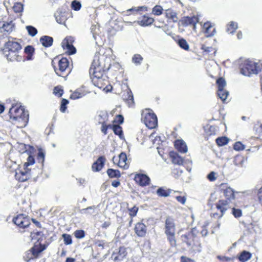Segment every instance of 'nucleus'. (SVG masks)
I'll list each match as a JSON object with an SVG mask.
<instances>
[{
  "instance_id": "nucleus-1",
  "label": "nucleus",
  "mask_w": 262,
  "mask_h": 262,
  "mask_svg": "<svg viewBox=\"0 0 262 262\" xmlns=\"http://www.w3.org/2000/svg\"><path fill=\"white\" fill-rule=\"evenodd\" d=\"M110 58L99 53L96 54L90 69L89 72L93 84L99 88L105 84L107 76L105 72L111 67Z\"/></svg>"
},
{
  "instance_id": "nucleus-2",
  "label": "nucleus",
  "mask_w": 262,
  "mask_h": 262,
  "mask_svg": "<svg viewBox=\"0 0 262 262\" xmlns=\"http://www.w3.org/2000/svg\"><path fill=\"white\" fill-rule=\"evenodd\" d=\"M12 40H9L6 42L3 49V53L7 59L10 61H20L22 60V56L19 55L22 49L21 45L13 40L16 38H12Z\"/></svg>"
},
{
  "instance_id": "nucleus-3",
  "label": "nucleus",
  "mask_w": 262,
  "mask_h": 262,
  "mask_svg": "<svg viewBox=\"0 0 262 262\" xmlns=\"http://www.w3.org/2000/svg\"><path fill=\"white\" fill-rule=\"evenodd\" d=\"M10 119L12 121L17 122L20 127L27 125L29 119L28 112L21 106L13 105L9 111Z\"/></svg>"
},
{
  "instance_id": "nucleus-4",
  "label": "nucleus",
  "mask_w": 262,
  "mask_h": 262,
  "mask_svg": "<svg viewBox=\"0 0 262 262\" xmlns=\"http://www.w3.org/2000/svg\"><path fill=\"white\" fill-rule=\"evenodd\" d=\"M260 71V66L254 61L246 60L240 65V72L244 76L257 74Z\"/></svg>"
},
{
  "instance_id": "nucleus-5",
  "label": "nucleus",
  "mask_w": 262,
  "mask_h": 262,
  "mask_svg": "<svg viewBox=\"0 0 262 262\" xmlns=\"http://www.w3.org/2000/svg\"><path fill=\"white\" fill-rule=\"evenodd\" d=\"M46 247L43 245L35 244L30 250L26 251L24 256V259L26 261H30L32 259L38 257L39 254L43 251Z\"/></svg>"
},
{
  "instance_id": "nucleus-6",
  "label": "nucleus",
  "mask_w": 262,
  "mask_h": 262,
  "mask_svg": "<svg viewBox=\"0 0 262 262\" xmlns=\"http://www.w3.org/2000/svg\"><path fill=\"white\" fill-rule=\"evenodd\" d=\"M142 120L145 125L150 129H153L158 125V119L156 115L153 113L148 111L142 114Z\"/></svg>"
},
{
  "instance_id": "nucleus-7",
  "label": "nucleus",
  "mask_w": 262,
  "mask_h": 262,
  "mask_svg": "<svg viewBox=\"0 0 262 262\" xmlns=\"http://www.w3.org/2000/svg\"><path fill=\"white\" fill-rule=\"evenodd\" d=\"M15 25L12 20L9 19L7 16L3 17L0 19V32L3 34H10L13 30Z\"/></svg>"
},
{
  "instance_id": "nucleus-8",
  "label": "nucleus",
  "mask_w": 262,
  "mask_h": 262,
  "mask_svg": "<svg viewBox=\"0 0 262 262\" xmlns=\"http://www.w3.org/2000/svg\"><path fill=\"white\" fill-rule=\"evenodd\" d=\"M31 177V170L28 168L19 166L15 170V178L19 182H25Z\"/></svg>"
},
{
  "instance_id": "nucleus-9",
  "label": "nucleus",
  "mask_w": 262,
  "mask_h": 262,
  "mask_svg": "<svg viewBox=\"0 0 262 262\" xmlns=\"http://www.w3.org/2000/svg\"><path fill=\"white\" fill-rule=\"evenodd\" d=\"M13 223L20 229H26L31 224L29 218L24 214H19L13 219Z\"/></svg>"
},
{
  "instance_id": "nucleus-10",
  "label": "nucleus",
  "mask_w": 262,
  "mask_h": 262,
  "mask_svg": "<svg viewBox=\"0 0 262 262\" xmlns=\"http://www.w3.org/2000/svg\"><path fill=\"white\" fill-rule=\"evenodd\" d=\"M126 255V249L124 247H120L113 251L111 258L114 262H120L123 260Z\"/></svg>"
},
{
  "instance_id": "nucleus-11",
  "label": "nucleus",
  "mask_w": 262,
  "mask_h": 262,
  "mask_svg": "<svg viewBox=\"0 0 262 262\" xmlns=\"http://www.w3.org/2000/svg\"><path fill=\"white\" fill-rule=\"evenodd\" d=\"M57 59H54L52 61V65L54 67L55 72L59 76L63 77V74L66 71V57H62L61 59L58 60V68L54 66V61Z\"/></svg>"
},
{
  "instance_id": "nucleus-12",
  "label": "nucleus",
  "mask_w": 262,
  "mask_h": 262,
  "mask_svg": "<svg viewBox=\"0 0 262 262\" xmlns=\"http://www.w3.org/2000/svg\"><path fill=\"white\" fill-rule=\"evenodd\" d=\"M176 232V226L174 220L168 216L165 222V234Z\"/></svg>"
},
{
  "instance_id": "nucleus-13",
  "label": "nucleus",
  "mask_w": 262,
  "mask_h": 262,
  "mask_svg": "<svg viewBox=\"0 0 262 262\" xmlns=\"http://www.w3.org/2000/svg\"><path fill=\"white\" fill-rule=\"evenodd\" d=\"M105 161L106 159L104 156H100L92 164V170L96 172L100 171L103 167Z\"/></svg>"
},
{
  "instance_id": "nucleus-14",
  "label": "nucleus",
  "mask_w": 262,
  "mask_h": 262,
  "mask_svg": "<svg viewBox=\"0 0 262 262\" xmlns=\"http://www.w3.org/2000/svg\"><path fill=\"white\" fill-rule=\"evenodd\" d=\"M134 179L137 183L142 186L148 185L150 182L149 178L145 174H137Z\"/></svg>"
},
{
  "instance_id": "nucleus-15",
  "label": "nucleus",
  "mask_w": 262,
  "mask_h": 262,
  "mask_svg": "<svg viewBox=\"0 0 262 262\" xmlns=\"http://www.w3.org/2000/svg\"><path fill=\"white\" fill-rule=\"evenodd\" d=\"M135 232L139 237H144L147 232L146 226L142 223H137L135 227Z\"/></svg>"
},
{
  "instance_id": "nucleus-16",
  "label": "nucleus",
  "mask_w": 262,
  "mask_h": 262,
  "mask_svg": "<svg viewBox=\"0 0 262 262\" xmlns=\"http://www.w3.org/2000/svg\"><path fill=\"white\" fill-rule=\"evenodd\" d=\"M199 22V18L196 16H193L192 17H185L182 20V24L184 26H188L192 25L193 29H195V26Z\"/></svg>"
},
{
  "instance_id": "nucleus-17",
  "label": "nucleus",
  "mask_w": 262,
  "mask_h": 262,
  "mask_svg": "<svg viewBox=\"0 0 262 262\" xmlns=\"http://www.w3.org/2000/svg\"><path fill=\"white\" fill-rule=\"evenodd\" d=\"M74 41L73 37L72 36H67V55L75 54L77 50L76 48L72 44Z\"/></svg>"
},
{
  "instance_id": "nucleus-18",
  "label": "nucleus",
  "mask_w": 262,
  "mask_h": 262,
  "mask_svg": "<svg viewBox=\"0 0 262 262\" xmlns=\"http://www.w3.org/2000/svg\"><path fill=\"white\" fill-rule=\"evenodd\" d=\"M122 98L128 105L129 106L134 104V97L130 90H128L126 92H124L122 95Z\"/></svg>"
},
{
  "instance_id": "nucleus-19",
  "label": "nucleus",
  "mask_w": 262,
  "mask_h": 262,
  "mask_svg": "<svg viewBox=\"0 0 262 262\" xmlns=\"http://www.w3.org/2000/svg\"><path fill=\"white\" fill-rule=\"evenodd\" d=\"M216 207L221 212L222 215L224 214L226 210L230 208L228 201L223 200H220L216 204Z\"/></svg>"
},
{
  "instance_id": "nucleus-20",
  "label": "nucleus",
  "mask_w": 262,
  "mask_h": 262,
  "mask_svg": "<svg viewBox=\"0 0 262 262\" xmlns=\"http://www.w3.org/2000/svg\"><path fill=\"white\" fill-rule=\"evenodd\" d=\"M39 41L42 46L45 48H49L52 46L53 43V38L51 36L44 35L40 38Z\"/></svg>"
},
{
  "instance_id": "nucleus-21",
  "label": "nucleus",
  "mask_w": 262,
  "mask_h": 262,
  "mask_svg": "<svg viewBox=\"0 0 262 262\" xmlns=\"http://www.w3.org/2000/svg\"><path fill=\"white\" fill-rule=\"evenodd\" d=\"M182 240L188 246H191L193 245L194 237L191 235L188 232L181 235Z\"/></svg>"
},
{
  "instance_id": "nucleus-22",
  "label": "nucleus",
  "mask_w": 262,
  "mask_h": 262,
  "mask_svg": "<svg viewBox=\"0 0 262 262\" xmlns=\"http://www.w3.org/2000/svg\"><path fill=\"white\" fill-rule=\"evenodd\" d=\"M174 145L178 151L181 153H185L187 151V147L183 140H177L175 142Z\"/></svg>"
},
{
  "instance_id": "nucleus-23",
  "label": "nucleus",
  "mask_w": 262,
  "mask_h": 262,
  "mask_svg": "<svg viewBox=\"0 0 262 262\" xmlns=\"http://www.w3.org/2000/svg\"><path fill=\"white\" fill-rule=\"evenodd\" d=\"M154 21L152 18L144 15L141 20L137 21V23L141 26H147L152 24Z\"/></svg>"
},
{
  "instance_id": "nucleus-24",
  "label": "nucleus",
  "mask_w": 262,
  "mask_h": 262,
  "mask_svg": "<svg viewBox=\"0 0 262 262\" xmlns=\"http://www.w3.org/2000/svg\"><path fill=\"white\" fill-rule=\"evenodd\" d=\"M170 156L172 159V162L173 163L179 165H183L184 160L177 153L174 152H171L170 153Z\"/></svg>"
},
{
  "instance_id": "nucleus-25",
  "label": "nucleus",
  "mask_w": 262,
  "mask_h": 262,
  "mask_svg": "<svg viewBox=\"0 0 262 262\" xmlns=\"http://www.w3.org/2000/svg\"><path fill=\"white\" fill-rule=\"evenodd\" d=\"M252 257L251 253L247 251L244 250L238 256V259L241 262H246Z\"/></svg>"
},
{
  "instance_id": "nucleus-26",
  "label": "nucleus",
  "mask_w": 262,
  "mask_h": 262,
  "mask_svg": "<svg viewBox=\"0 0 262 262\" xmlns=\"http://www.w3.org/2000/svg\"><path fill=\"white\" fill-rule=\"evenodd\" d=\"M147 8L145 6H141L139 7L138 8L136 7H133L130 9H129L127 10L125 12H124V15H129L131 13L135 14V13H137L138 11H147Z\"/></svg>"
},
{
  "instance_id": "nucleus-27",
  "label": "nucleus",
  "mask_w": 262,
  "mask_h": 262,
  "mask_svg": "<svg viewBox=\"0 0 262 262\" xmlns=\"http://www.w3.org/2000/svg\"><path fill=\"white\" fill-rule=\"evenodd\" d=\"M25 53L27 54L26 58L27 60H32L33 55L35 52V49L32 46H27L24 50Z\"/></svg>"
},
{
  "instance_id": "nucleus-28",
  "label": "nucleus",
  "mask_w": 262,
  "mask_h": 262,
  "mask_svg": "<svg viewBox=\"0 0 262 262\" xmlns=\"http://www.w3.org/2000/svg\"><path fill=\"white\" fill-rule=\"evenodd\" d=\"M111 128L115 135H118L121 139H124L122 129L119 125L114 124Z\"/></svg>"
},
{
  "instance_id": "nucleus-29",
  "label": "nucleus",
  "mask_w": 262,
  "mask_h": 262,
  "mask_svg": "<svg viewBox=\"0 0 262 262\" xmlns=\"http://www.w3.org/2000/svg\"><path fill=\"white\" fill-rule=\"evenodd\" d=\"M106 173L110 178H119L121 177V173L119 170L108 168Z\"/></svg>"
},
{
  "instance_id": "nucleus-30",
  "label": "nucleus",
  "mask_w": 262,
  "mask_h": 262,
  "mask_svg": "<svg viewBox=\"0 0 262 262\" xmlns=\"http://www.w3.org/2000/svg\"><path fill=\"white\" fill-rule=\"evenodd\" d=\"M85 94V93L82 90L77 89L71 95L70 98L74 100L79 99L84 96Z\"/></svg>"
},
{
  "instance_id": "nucleus-31",
  "label": "nucleus",
  "mask_w": 262,
  "mask_h": 262,
  "mask_svg": "<svg viewBox=\"0 0 262 262\" xmlns=\"http://www.w3.org/2000/svg\"><path fill=\"white\" fill-rule=\"evenodd\" d=\"M237 28V23L232 21L227 25L226 31L229 34H233Z\"/></svg>"
},
{
  "instance_id": "nucleus-32",
  "label": "nucleus",
  "mask_w": 262,
  "mask_h": 262,
  "mask_svg": "<svg viewBox=\"0 0 262 262\" xmlns=\"http://www.w3.org/2000/svg\"><path fill=\"white\" fill-rule=\"evenodd\" d=\"M127 161V156L126 154L124 152H122L119 155V162L118 166L120 167H123L125 168V166L126 165V162Z\"/></svg>"
},
{
  "instance_id": "nucleus-33",
  "label": "nucleus",
  "mask_w": 262,
  "mask_h": 262,
  "mask_svg": "<svg viewBox=\"0 0 262 262\" xmlns=\"http://www.w3.org/2000/svg\"><path fill=\"white\" fill-rule=\"evenodd\" d=\"M217 96L222 100L223 102H225L229 96V92L224 89L218 90L217 92Z\"/></svg>"
},
{
  "instance_id": "nucleus-34",
  "label": "nucleus",
  "mask_w": 262,
  "mask_h": 262,
  "mask_svg": "<svg viewBox=\"0 0 262 262\" xmlns=\"http://www.w3.org/2000/svg\"><path fill=\"white\" fill-rule=\"evenodd\" d=\"M106 118L107 114L103 112H100L95 117L96 120L100 124L105 123Z\"/></svg>"
},
{
  "instance_id": "nucleus-35",
  "label": "nucleus",
  "mask_w": 262,
  "mask_h": 262,
  "mask_svg": "<svg viewBox=\"0 0 262 262\" xmlns=\"http://www.w3.org/2000/svg\"><path fill=\"white\" fill-rule=\"evenodd\" d=\"M45 153L41 148H39L36 156V160L38 163H40L42 166H43L45 162Z\"/></svg>"
},
{
  "instance_id": "nucleus-36",
  "label": "nucleus",
  "mask_w": 262,
  "mask_h": 262,
  "mask_svg": "<svg viewBox=\"0 0 262 262\" xmlns=\"http://www.w3.org/2000/svg\"><path fill=\"white\" fill-rule=\"evenodd\" d=\"M53 94L58 97H61L64 93L63 87L61 85H57L54 88L53 90Z\"/></svg>"
},
{
  "instance_id": "nucleus-37",
  "label": "nucleus",
  "mask_w": 262,
  "mask_h": 262,
  "mask_svg": "<svg viewBox=\"0 0 262 262\" xmlns=\"http://www.w3.org/2000/svg\"><path fill=\"white\" fill-rule=\"evenodd\" d=\"M224 195L228 200L234 198V192L230 187L227 188L224 190Z\"/></svg>"
},
{
  "instance_id": "nucleus-38",
  "label": "nucleus",
  "mask_w": 262,
  "mask_h": 262,
  "mask_svg": "<svg viewBox=\"0 0 262 262\" xmlns=\"http://www.w3.org/2000/svg\"><path fill=\"white\" fill-rule=\"evenodd\" d=\"M171 190L170 189L166 190L163 187L159 188L157 190V193L158 196L161 197H167L169 195Z\"/></svg>"
},
{
  "instance_id": "nucleus-39",
  "label": "nucleus",
  "mask_w": 262,
  "mask_h": 262,
  "mask_svg": "<svg viewBox=\"0 0 262 262\" xmlns=\"http://www.w3.org/2000/svg\"><path fill=\"white\" fill-rule=\"evenodd\" d=\"M12 9L15 13L21 14L24 10V5L20 2H16L14 3Z\"/></svg>"
},
{
  "instance_id": "nucleus-40",
  "label": "nucleus",
  "mask_w": 262,
  "mask_h": 262,
  "mask_svg": "<svg viewBox=\"0 0 262 262\" xmlns=\"http://www.w3.org/2000/svg\"><path fill=\"white\" fill-rule=\"evenodd\" d=\"M215 141L217 145L222 146L226 145L229 142V139L226 137L223 136L216 138Z\"/></svg>"
},
{
  "instance_id": "nucleus-41",
  "label": "nucleus",
  "mask_w": 262,
  "mask_h": 262,
  "mask_svg": "<svg viewBox=\"0 0 262 262\" xmlns=\"http://www.w3.org/2000/svg\"><path fill=\"white\" fill-rule=\"evenodd\" d=\"M143 58L138 54H135L132 59V62L134 63L136 66H139L141 64Z\"/></svg>"
},
{
  "instance_id": "nucleus-42",
  "label": "nucleus",
  "mask_w": 262,
  "mask_h": 262,
  "mask_svg": "<svg viewBox=\"0 0 262 262\" xmlns=\"http://www.w3.org/2000/svg\"><path fill=\"white\" fill-rule=\"evenodd\" d=\"M167 239L172 247L176 246V240L175 238V233L165 234Z\"/></svg>"
},
{
  "instance_id": "nucleus-43",
  "label": "nucleus",
  "mask_w": 262,
  "mask_h": 262,
  "mask_svg": "<svg viewBox=\"0 0 262 262\" xmlns=\"http://www.w3.org/2000/svg\"><path fill=\"white\" fill-rule=\"evenodd\" d=\"M178 44L182 49L188 51L189 49V46L186 40L184 38H181L178 40Z\"/></svg>"
},
{
  "instance_id": "nucleus-44",
  "label": "nucleus",
  "mask_w": 262,
  "mask_h": 262,
  "mask_svg": "<svg viewBox=\"0 0 262 262\" xmlns=\"http://www.w3.org/2000/svg\"><path fill=\"white\" fill-rule=\"evenodd\" d=\"M204 28L205 29V33L207 34L206 36L207 37L211 36L214 35V32H215V29H213L212 32L210 33H209L210 29L212 28V27L209 22H207L204 24Z\"/></svg>"
},
{
  "instance_id": "nucleus-45",
  "label": "nucleus",
  "mask_w": 262,
  "mask_h": 262,
  "mask_svg": "<svg viewBox=\"0 0 262 262\" xmlns=\"http://www.w3.org/2000/svg\"><path fill=\"white\" fill-rule=\"evenodd\" d=\"M100 31V28L98 25H94L91 27V32L93 34V37L94 39L96 40L97 35L98 34Z\"/></svg>"
},
{
  "instance_id": "nucleus-46",
  "label": "nucleus",
  "mask_w": 262,
  "mask_h": 262,
  "mask_svg": "<svg viewBox=\"0 0 262 262\" xmlns=\"http://www.w3.org/2000/svg\"><path fill=\"white\" fill-rule=\"evenodd\" d=\"M216 84L218 86V90L224 89L226 85V82L224 78L220 77L216 80Z\"/></svg>"
},
{
  "instance_id": "nucleus-47",
  "label": "nucleus",
  "mask_w": 262,
  "mask_h": 262,
  "mask_svg": "<svg viewBox=\"0 0 262 262\" xmlns=\"http://www.w3.org/2000/svg\"><path fill=\"white\" fill-rule=\"evenodd\" d=\"M26 29L28 32L29 35L32 37L35 36L38 32L37 30L32 26H27Z\"/></svg>"
},
{
  "instance_id": "nucleus-48",
  "label": "nucleus",
  "mask_w": 262,
  "mask_h": 262,
  "mask_svg": "<svg viewBox=\"0 0 262 262\" xmlns=\"http://www.w3.org/2000/svg\"><path fill=\"white\" fill-rule=\"evenodd\" d=\"M56 19L59 24L66 25V17L61 12L57 14Z\"/></svg>"
},
{
  "instance_id": "nucleus-49",
  "label": "nucleus",
  "mask_w": 262,
  "mask_h": 262,
  "mask_svg": "<svg viewBox=\"0 0 262 262\" xmlns=\"http://www.w3.org/2000/svg\"><path fill=\"white\" fill-rule=\"evenodd\" d=\"M71 8L75 11H78L81 8V4L80 2L74 0L71 3Z\"/></svg>"
},
{
  "instance_id": "nucleus-50",
  "label": "nucleus",
  "mask_w": 262,
  "mask_h": 262,
  "mask_svg": "<svg viewBox=\"0 0 262 262\" xmlns=\"http://www.w3.org/2000/svg\"><path fill=\"white\" fill-rule=\"evenodd\" d=\"M166 16L167 17L172 19L173 21H177V13L174 11L167 10Z\"/></svg>"
},
{
  "instance_id": "nucleus-51",
  "label": "nucleus",
  "mask_w": 262,
  "mask_h": 262,
  "mask_svg": "<svg viewBox=\"0 0 262 262\" xmlns=\"http://www.w3.org/2000/svg\"><path fill=\"white\" fill-rule=\"evenodd\" d=\"M35 162V159L34 157L30 155L27 158V161L25 162L23 166L24 167L28 168L29 165H33Z\"/></svg>"
},
{
  "instance_id": "nucleus-52",
  "label": "nucleus",
  "mask_w": 262,
  "mask_h": 262,
  "mask_svg": "<svg viewBox=\"0 0 262 262\" xmlns=\"http://www.w3.org/2000/svg\"><path fill=\"white\" fill-rule=\"evenodd\" d=\"M163 8L159 5L155 6L152 9V13L156 15H160L162 13Z\"/></svg>"
},
{
  "instance_id": "nucleus-53",
  "label": "nucleus",
  "mask_w": 262,
  "mask_h": 262,
  "mask_svg": "<svg viewBox=\"0 0 262 262\" xmlns=\"http://www.w3.org/2000/svg\"><path fill=\"white\" fill-rule=\"evenodd\" d=\"M231 213L235 217L237 218L242 216V211L240 209H236L233 207L231 208Z\"/></svg>"
},
{
  "instance_id": "nucleus-54",
  "label": "nucleus",
  "mask_w": 262,
  "mask_h": 262,
  "mask_svg": "<svg viewBox=\"0 0 262 262\" xmlns=\"http://www.w3.org/2000/svg\"><path fill=\"white\" fill-rule=\"evenodd\" d=\"M74 234L77 238L80 239L85 236V232L83 230H77L74 232Z\"/></svg>"
},
{
  "instance_id": "nucleus-55",
  "label": "nucleus",
  "mask_w": 262,
  "mask_h": 262,
  "mask_svg": "<svg viewBox=\"0 0 262 262\" xmlns=\"http://www.w3.org/2000/svg\"><path fill=\"white\" fill-rule=\"evenodd\" d=\"M128 211L129 212V215L131 217H134L137 215V212L138 211V208L135 206L131 208H128Z\"/></svg>"
},
{
  "instance_id": "nucleus-56",
  "label": "nucleus",
  "mask_w": 262,
  "mask_h": 262,
  "mask_svg": "<svg viewBox=\"0 0 262 262\" xmlns=\"http://www.w3.org/2000/svg\"><path fill=\"white\" fill-rule=\"evenodd\" d=\"M233 148L235 150H242L244 149V145L241 142H236L234 144Z\"/></svg>"
},
{
  "instance_id": "nucleus-57",
  "label": "nucleus",
  "mask_w": 262,
  "mask_h": 262,
  "mask_svg": "<svg viewBox=\"0 0 262 262\" xmlns=\"http://www.w3.org/2000/svg\"><path fill=\"white\" fill-rule=\"evenodd\" d=\"M94 209H95L94 206L88 207L86 208L81 209V213H83V214H86V213H88L89 210H92L93 211L92 212H90V214H92L94 213Z\"/></svg>"
},
{
  "instance_id": "nucleus-58",
  "label": "nucleus",
  "mask_w": 262,
  "mask_h": 262,
  "mask_svg": "<svg viewBox=\"0 0 262 262\" xmlns=\"http://www.w3.org/2000/svg\"><path fill=\"white\" fill-rule=\"evenodd\" d=\"M215 175V173L214 171H211L207 175V178L210 181L213 182L216 179Z\"/></svg>"
},
{
  "instance_id": "nucleus-59",
  "label": "nucleus",
  "mask_w": 262,
  "mask_h": 262,
  "mask_svg": "<svg viewBox=\"0 0 262 262\" xmlns=\"http://www.w3.org/2000/svg\"><path fill=\"white\" fill-rule=\"evenodd\" d=\"M217 258L220 260L221 261L226 262V261H229L232 260V258L229 257H227L226 256H221V255H217L216 256Z\"/></svg>"
},
{
  "instance_id": "nucleus-60",
  "label": "nucleus",
  "mask_w": 262,
  "mask_h": 262,
  "mask_svg": "<svg viewBox=\"0 0 262 262\" xmlns=\"http://www.w3.org/2000/svg\"><path fill=\"white\" fill-rule=\"evenodd\" d=\"M176 199L179 203L183 205L186 203V198L185 196H177Z\"/></svg>"
},
{
  "instance_id": "nucleus-61",
  "label": "nucleus",
  "mask_w": 262,
  "mask_h": 262,
  "mask_svg": "<svg viewBox=\"0 0 262 262\" xmlns=\"http://www.w3.org/2000/svg\"><path fill=\"white\" fill-rule=\"evenodd\" d=\"M111 126H112V125H109L108 126H107L105 123H102L101 130L104 135H106L108 127H111Z\"/></svg>"
},
{
  "instance_id": "nucleus-62",
  "label": "nucleus",
  "mask_w": 262,
  "mask_h": 262,
  "mask_svg": "<svg viewBox=\"0 0 262 262\" xmlns=\"http://www.w3.org/2000/svg\"><path fill=\"white\" fill-rule=\"evenodd\" d=\"M256 132L258 133L259 134H262V123H259L257 122V123L255 125L254 127Z\"/></svg>"
},
{
  "instance_id": "nucleus-63",
  "label": "nucleus",
  "mask_w": 262,
  "mask_h": 262,
  "mask_svg": "<svg viewBox=\"0 0 262 262\" xmlns=\"http://www.w3.org/2000/svg\"><path fill=\"white\" fill-rule=\"evenodd\" d=\"M115 121L118 123L119 124H122L124 121V118L122 115H118L116 117V119Z\"/></svg>"
},
{
  "instance_id": "nucleus-64",
  "label": "nucleus",
  "mask_w": 262,
  "mask_h": 262,
  "mask_svg": "<svg viewBox=\"0 0 262 262\" xmlns=\"http://www.w3.org/2000/svg\"><path fill=\"white\" fill-rule=\"evenodd\" d=\"M181 262H195L194 260L185 256H181Z\"/></svg>"
}]
</instances>
